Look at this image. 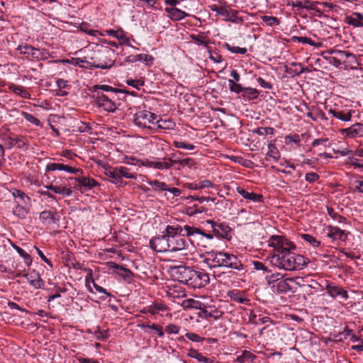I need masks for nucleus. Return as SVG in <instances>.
I'll return each mask as SVG.
<instances>
[{"mask_svg":"<svg viewBox=\"0 0 363 363\" xmlns=\"http://www.w3.org/2000/svg\"><path fill=\"white\" fill-rule=\"evenodd\" d=\"M184 200H190V201L188 202L189 205L186 206L184 208V212L186 215L193 216L198 213L206 212L208 211V207L206 205L203 204L204 202H208L209 201L214 202L216 198L189 196L184 198Z\"/></svg>","mask_w":363,"mask_h":363,"instance_id":"obj_5","label":"nucleus"},{"mask_svg":"<svg viewBox=\"0 0 363 363\" xmlns=\"http://www.w3.org/2000/svg\"><path fill=\"white\" fill-rule=\"evenodd\" d=\"M157 116L147 110H140L134 114L135 124L143 128H151V125H155Z\"/></svg>","mask_w":363,"mask_h":363,"instance_id":"obj_7","label":"nucleus"},{"mask_svg":"<svg viewBox=\"0 0 363 363\" xmlns=\"http://www.w3.org/2000/svg\"><path fill=\"white\" fill-rule=\"evenodd\" d=\"M167 310V306L162 303H156L148 306L147 312L152 315H155L159 311H164Z\"/></svg>","mask_w":363,"mask_h":363,"instance_id":"obj_44","label":"nucleus"},{"mask_svg":"<svg viewBox=\"0 0 363 363\" xmlns=\"http://www.w3.org/2000/svg\"><path fill=\"white\" fill-rule=\"evenodd\" d=\"M138 327H140V328L144 329V330L147 329V328L152 329L154 331L157 332V333L159 337H163L164 336L163 328L160 325L153 323V324L150 325H146L145 323H141V324L138 325Z\"/></svg>","mask_w":363,"mask_h":363,"instance_id":"obj_46","label":"nucleus"},{"mask_svg":"<svg viewBox=\"0 0 363 363\" xmlns=\"http://www.w3.org/2000/svg\"><path fill=\"white\" fill-rule=\"evenodd\" d=\"M209 281L210 278L207 272L203 270L196 271L192 269L186 285L192 289H201L206 286Z\"/></svg>","mask_w":363,"mask_h":363,"instance_id":"obj_8","label":"nucleus"},{"mask_svg":"<svg viewBox=\"0 0 363 363\" xmlns=\"http://www.w3.org/2000/svg\"><path fill=\"white\" fill-rule=\"evenodd\" d=\"M114 51L107 47H101L95 52V56L91 59L94 60L90 64V67L100 68L103 69H109L114 65L111 60Z\"/></svg>","mask_w":363,"mask_h":363,"instance_id":"obj_4","label":"nucleus"},{"mask_svg":"<svg viewBox=\"0 0 363 363\" xmlns=\"http://www.w3.org/2000/svg\"><path fill=\"white\" fill-rule=\"evenodd\" d=\"M147 184L153 188L154 191H166L167 189V184L165 182L159 180H150Z\"/></svg>","mask_w":363,"mask_h":363,"instance_id":"obj_47","label":"nucleus"},{"mask_svg":"<svg viewBox=\"0 0 363 363\" xmlns=\"http://www.w3.org/2000/svg\"><path fill=\"white\" fill-rule=\"evenodd\" d=\"M331 54H333V55H335L337 60H339V62L342 65L347 63V60L350 57H351L352 59L354 58V56L352 53H351L348 51H345V50H335L331 51Z\"/></svg>","mask_w":363,"mask_h":363,"instance_id":"obj_33","label":"nucleus"},{"mask_svg":"<svg viewBox=\"0 0 363 363\" xmlns=\"http://www.w3.org/2000/svg\"><path fill=\"white\" fill-rule=\"evenodd\" d=\"M328 236L335 240L345 241L347 234L345 230H341L338 227L328 226Z\"/></svg>","mask_w":363,"mask_h":363,"instance_id":"obj_19","label":"nucleus"},{"mask_svg":"<svg viewBox=\"0 0 363 363\" xmlns=\"http://www.w3.org/2000/svg\"><path fill=\"white\" fill-rule=\"evenodd\" d=\"M294 282V280L292 278L282 279L277 283L276 286H276L277 293H287L293 291L292 284Z\"/></svg>","mask_w":363,"mask_h":363,"instance_id":"obj_20","label":"nucleus"},{"mask_svg":"<svg viewBox=\"0 0 363 363\" xmlns=\"http://www.w3.org/2000/svg\"><path fill=\"white\" fill-rule=\"evenodd\" d=\"M30 209L26 204L18 203L13 208V214L20 219H26L28 215Z\"/></svg>","mask_w":363,"mask_h":363,"instance_id":"obj_30","label":"nucleus"},{"mask_svg":"<svg viewBox=\"0 0 363 363\" xmlns=\"http://www.w3.org/2000/svg\"><path fill=\"white\" fill-rule=\"evenodd\" d=\"M274 129L271 127H259L252 130V133L259 135H274Z\"/></svg>","mask_w":363,"mask_h":363,"instance_id":"obj_51","label":"nucleus"},{"mask_svg":"<svg viewBox=\"0 0 363 363\" xmlns=\"http://www.w3.org/2000/svg\"><path fill=\"white\" fill-rule=\"evenodd\" d=\"M223 313L221 311L210 306L208 308H201L199 313V316L206 319L211 318L214 320H218L223 315Z\"/></svg>","mask_w":363,"mask_h":363,"instance_id":"obj_17","label":"nucleus"},{"mask_svg":"<svg viewBox=\"0 0 363 363\" xmlns=\"http://www.w3.org/2000/svg\"><path fill=\"white\" fill-rule=\"evenodd\" d=\"M165 11L168 13L172 19L174 21L182 20L187 16L184 11L177 8H166Z\"/></svg>","mask_w":363,"mask_h":363,"instance_id":"obj_36","label":"nucleus"},{"mask_svg":"<svg viewBox=\"0 0 363 363\" xmlns=\"http://www.w3.org/2000/svg\"><path fill=\"white\" fill-rule=\"evenodd\" d=\"M113 268L121 270V272H119V274L121 277H123L125 280H126L128 281H130L132 280L133 274L132 273V272L130 269H128L121 265L116 264V263H113Z\"/></svg>","mask_w":363,"mask_h":363,"instance_id":"obj_43","label":"nucleus"},{"mask_svg":"<svg viewBox=\"0 0 363 363\" xmlns=\"http://www.w3.org/2000/svg\"><path fill=\"white\" fill-rule=\"evenodd\" d=\"M92 98L98 107L103 108L106 111L114 112L116 109V106L113 100L101 92L94 93Z\"/></svg>","mask_w":363,"mask_h":363,"instance_id":"obj_11","label":"nucleus"},{"mask_svg":"<svg viewBox=\"0 0 363 363\" xmlns=\"http://www.w3.org/2000/svg\"><path fill=\"white\" fill-rule=\"evenodd\" d=\"M157 125V128L160 129H172L174 124L170 121L165 120H155V125Z\"/></svg>","mask_w":363,"mask_h":363,"instance_id":"obj_57","label":"nucleus"},{"mask_svg":"<svg viewBox=\"0 0 363 363\" xmlns=\"http://www.w3.org/2000/svg\"><path fill=\"white\" fill-rule=\"evenodd\" d=\"M10 191L14 197L16 204H27V201L29 202L30 200V197L20 189L13 188Z\"/></svg>","mask_w":363,"mask_h":363,"instance_id":"obj_29","label":"nucleus"},{"mask_svg":"<svg viewBox=\"0 0 363 363\" xmlns=\"http://www.w3.org/2000/svg\"><path fill=\"white\" fill-rule=\"evenodd\" d=\"M17 50L21 54L27 55L31 57L33 60H46L49 58H52L53 56L46 49H38L27 44L20 45L18 46Z\"/></svg>","mask_w":363,"mask_h":363,"instance_id":"obj_6","label":"nucleus"},{"mask_svg":"<svg viewBox=\"0 0 363 363\" xmlns=\"http://www.w3.org/2000/svg\"><path fill=\"white\" fill-rule=\"evenodd\" d=\"M174 155H171L169 157V160L172 163V166L174 164H179L181 167L188 166L191 167L194 164V162L193 159L191 158H185V159H174Z\"/></svg>","mask_w":363,"mask_h":363,"instance_id":"obj_42","label":"nucleus"},{"mask_svg":"<svg viewBox=\"0 0 363 363\" xmlns=\"http://www.w3.org/2000/svg\"><path fill=\"white\" fill-rule=\"evenodd\" d=\"M118 174L121 179L122 177H125L127 179H136V175L135 174L130 173L129 169L125 167H118Z\"/></svg>","mask_w":363,"mask_h":363,"instance_id":"obj_53","label":"nucleus"},{"mask_svg":"<svg viewBox=\"0 0 363 363\" xmlns=\"http://www.w3.org/2000/svg\"><path fill=\"white\" fill-rule=\"evenodd\" d=\"M301 238L313 247H318L320 244V241L317 240L313 235L309 234H301Z\"/></svg>","mask_w":363,"mask_h":363,"instance_id":"obj_59","label":"nucleus"},{"mask_svg":"<svg viewBox=\"0 0 363 363\" xmlns=\"http://www.w3.org/2000/svg\"><path fill=\"white\" fill-rule=\"evenodd\" d=\"M228 51L233 53H238L244 55L247 52L246 48H240L238 46H231L230 44L225 43L223 45Z\"/></svg>","mask_w":363,"mask_h":363,"instance_id":"obj_58","label":"nucleus"},{"mask_svg":"<svg viewBox=\"0 0 363 363\" xmlns=\"http://www.w3.org/2000/svg\"><path fill=\"white\" fill-rule=\"evenodd\" d=\"M268 149L269 150L266 155V160H269V158H272L275 161H278L280 157V154L275 144L273 143H269Z\"/></svg>","mask_w":363,"mask_h":363,"instance_id":"obj_40","label":"nucleus"},{"mask_svg":"<svg viewBox=\"0 0 363 363\" xmlns=\"http://www.w3.org/2000/svg\"><path fill=\"white\" fill-rule=\"evenodd\" d=\"M47 189L51 190L55 194L66 195L69 196L72 194L70 188H67L65 185L54 186L52 184L47 185L45 186Z\"/></svg>","mask_w":363,"mask_h":363,"instance_id":"obj_32","label":"nucleus"},{"mask_svg":"<svg viewBox=\"0 0 363 363\" xmlns=\"http://www.w3.org/2000/svg\"><path fill=\"white\" fill-rule=\"evenodd\" d=\"M164 235L169 238L176 236H185L184 228L179 225H167Z\"/></svg>","mask_w":363,"mask_h":363,"instance_id":"obj_26","label":"nucleus"},{"mask_svg":"<svg viewBox=\"0 0 363 363\" xmlns=\"http://www.w3.org/2000/svg\"><path fill=\"white\" fill-rule=\"evenodd\" d=\"M255 358L256 356L250 351L244 350L241 354L238 355L236 362L239 363L252 362Z\"/></svg>","mask_w":363,"mask_h":363,"instance_id":"obj_39","label":"nucleus"},{"mask_svg":"<svg viewBox=\"0 0 363 363\" xmlns=\"http://www.w3.org/2000/svg\"><path fill=\"white\" fill-rule=\"evenodd\" d=\"M23 277L26 278L29 284L35 289H42L44 286V281L40 278V274L35 270H33L30 273H25Z\"/></svg>","mask_w":363,"mask_h":363,"instance_id":"obj_15","label":"nucleus"},{"mask_svg":"<svg viewBox=\"0 0 363 363\" xmlns=\"http://www.w3.org/2000/svg\"><path fill=\"white\" fill-rule=\"evenodd\" d=\"M47 171L63 170L72 174H77L82 172V169L74 168L70 166L60 163H49L46 166Z\"/></svg>","mask_w":363,"mask_h":363,"instance_id":"obj_21","label":"nucleus"},{"mask_svg":"<svg viewBox=\"0 0 363 363\" xmlns=\"http://www.w3.org/2000/svg\"><path fill=\"white\" fill-rule=\"evenodd\" d=\"M174 145L177 148H182L188 150H193L195 148V146L193 144L183 141H174Z\"/></svg>","mask_w":363,"mask_h":363,"instance_id":"obj_62","label":"nucleus"},{"mask_svg":"<svg viewBox=\"0 0 363 363\" xmlns=\"http://www.w3.org/2000/svg\"><path fill=\"white\" fill-rule=\"evenodd\" d=\"M269 246L273 247L267 256L271 264L279 269L288 271L301 269L309 262L308 258L296 253V245L283 235H272Z\"/></svg>","mask_w":363,"mask_h":363,"instance_id":"obj_1","label":"nucleus"},{"mask_svg":"<svg viewBox=\"0 0 363 363\" xmlns=\"http://www.w3.org/2000/svg\"><path fill=\"white\" fill-rule=\"evenodd\" d=\"M103 90L105 91H112L115 93L122 92V89L113 88L108 85H96L94 86V93L99 92L98 90Z\"/></svg>","mask_w":363,"mask_h":363,"instance_id":"obj_61","label":"nucleus"},{"mask_svg":"<svg viewBox=\"0 0 363 363\" xmlns=\"http://www.w3.org/2000/svg\"><path fill=\"white\" fill-rule=\"evenodd\" d=\"M207 261L211 262V267H225L236 270L244 269V265L237 256L222 251H211L207 252Z\"/></svg>","mask_w":363,"mask_h":363,"instance_id":"obj_2","label":"nucleus"},{"mask_svg":"<svg viewBox=\"0 0 363 363\" xmlns=\"http://www.w3.org/2000/svg\"><path fill=\"white\" fill-rule=\"evenodd\" d=\"M21 115L23 116V117L26 120L28 121V122H30V123L36 125V126H41L42 125V123L40 122V121L35 118V116H33L32 114L29 113H27V112H25V111H23L21 113Z\"/></svg>","mask_w":363,"mask_h":363,"instance_id":"obj_56","label":"nucleus"},{"mask_svg":"<svg viewBox=\"0 0 363 363\" xmlns=\"http://www.w3.org/2000/svg\"><path fill=\"white\" fill-rule=\"evenodd\" d=\"M150 246L157 252L169 251V243L168 242V238L164 234L155 237L150 240Z\"/></svg>","mask_w":363,"mask_h":363,"instance_id":"obj_12","label":"nucleus"},{"mask_svg":"<svg viewBox=\"0 0 363 363\" xmlns=\"http://www.w3.org/2000/svg\"><path fill=\"white\" fill-rule=\"evenodd\" d=\"M363 16L360 13H354L351 16H347L345 23L354 27L363 26Z\"/></svg>","mask_w":363,"mask_h":363,"instance_id":"obj_28","label":"nucleus"},{"mask_svg":"<svg viewBox=\"0 0 363 363\" xmlns=\"http://www.w3.org/2000/svg\"><path fill=\"white\" fill-rule=\"evenodd\" d=\"M283 277L280 273L272 274L270 276L266 277V280L267 283L270 285L274 284L275 282H278L279 280H281Z\"/></svg>","mask_w":363,"mask_h":363,"instance_id":"obj_64","label":"nucleus"},{"mask_svg":"<svg viewBox=\"0 0 363 363\" xmlns=\"http://www.w3.org/2000/svg\"><path fill=\"white\" fill-rule=\"evenodd\" d=\"M188 356L194 358L198 360V362L201 363H211L212 361L203 356L201 353L199 352L196 350L191 348L189 350Z\"/></svg>","mask_w":363,"mask_h":363,"instance_id":"obj_38","label":"nucleus"},{"mask_svg":"<svg viewBox=\"0 0 363 363\" xmlns=\"http://www.w3.org/2000/svg\"><path fill=\"white\" fill-rule=\"evenodd\" d=\"M218 14L223 17L224 20L235 22V18L237 17L238 11L231 9H228L224 6H217L212 9Z\"/></svg>","mask_w":363,"mask_h":363,"instance_id":"obj_16","label":"nucleus"},{"mask_svg":"<svg viewBox=\"0 0 363 363\" xmlns=\"http://www.w3.org/2000/svg\"><path fill=\"white\" fill-rule=\"evenodd\" d=\"M105 174L111 179V182L118 186H123L125 184L119 177L118 167H108L106 169Z\"/></svg>","mask_w":363,"mask_h":363,"instance_id":"obj_24","label":"nucleus"},{"mask_svg":"<svg viewBox=\"0 0 363 363\" xmlns=\"http://www.w3.org/2000/svg\"><path fill=\"white\" fill-rule=\"evenodd\" d=\"M206 222L211 225L213 235H215L218 238L230 240L232 230L228 224L225 223H216L212 220H208Z\"/></svg>","mask_w":363,"mask_h":363,"instance_id":"obj_10","label":"nucleus"},{"mask_svg":"<svg viewBox=\"0 0 363 363\" xmlns=\"http://www.w3.org/2000/svg\"><path fill=\"white\" fill-rule=\"evenodd\" d=\"M328 113L342 121L348 122L351 121L354 111L352 109L334 108H330L328 110Z\"/></svg>","mask_w":363,"mask_h":363,"instance_id":"obj_13","label":"nucleus"},{"mask_svg":"<svg viewBox=\"0 0 363 363\" xmlns=\"http://www.w3.org/2000/svg\"><path fill=\"white\" fill-rule=\"evenodd\" d=\"M9 88H10V89L13 92H14L17 95L21 96V97H23L24 99H29L30 98V95L28 93V91L26 89L22 87V86H16V85L12 84L11 86H10Z\"/></svg>","mask_w":363,"mask_h":363,"instance_id":"obj_45","label":"nucleus"},{"mask_svg":"<svg viewBox=\"0 0 363 363\" xmlns=\"http://www.w3.org/2000/svg\"><path fill=\"white\" fill-rule=\"evenodd\" d=\"M326 289L329 296L333 298H335L337 296H341L345 300H347L349 298L347 291L342 287L337 286H330L328 284L326 286Z\"/></svg>","mask_w":363,"mask_h":363,"instance_id":"obj_25","label":"nucleus"},{"mask_svg":"<svg viewBox=\"0 0 363 363\" xmlns=\"http://www.w3.org/2000/svg\"><path fill=\"white\" fill-rule=\"evenodd\" d=\"M94 335L97 340H105L109 337V332L108 330H101L99 326H97Z\"/></svg>","mask_w":363,"mask_h":363,"instance_id":"obj_52","label":"nucleus"},{"mask_svg":"<svg viewBox=\"0 0 363 363\" xmlns=\"http://www.w3.org/2000/svg\"><path fill=\"white\" fill-rule=\"evenodd\" d=\"M190 38L193 40L199 43V45H203L206 49L209 48V47H208L209 41L206 40V38L204 35L192 34L190 35Z\"/></svg>","mask_w":363,"mask_h":363,"instance_id":"obj_55","label":"nucleus"},{"mask_svg":"<svg viewBox=\"0 0 363 363\" xmlns=\"http://www.w3.org/2000/svg\"><path fill=\"white\" fill-rule=\"evenodd\" d=\"M71 64L74 65H79L81 67L87 68L90 67L91 62L82 58H72Z\"/></svg>","mask_w":363,"mask_h":363,"instance_id":"obj_63","label":"nucleus"},{"mask_svg":"<svg viewBox=\"0 0 363 363\" xmlns=\"http://www.w3.org/2000/svg\"><path fill=\"white\" fill-rule=\"evenodd\" d=\"M260 18L266 25L271 27L278 26L280 23V20L275 16H262Z\"/></svg>","mask_w":363,"mask_h":363,"instance_id":"obj_49","label":"nucleus"},{"mask_svg":"<svg viewBox=\"0 0 363 363\" xmlns=\"http://www.w3.org/2000/svg\"><path fill=\"white\" fill-rule=\"evenodd\" d=\"M228 84H229V89L231 91L240 94L242 93L244 90L245 87H242L241 84H238L237 82H234L233 79H228Z\"/></svg>","mask_w":363,"mask_h":363,"instance_id":"obj_60","label":"nucleus"},{"mask_svg":"<svg viewBox=\"0 0 363 363\" xmlns=\"http://www.w3.org/2000/svg\"><path fill=\"white\" fill-rule=\"evenodd\" d=\"M236 191L245 199L252 201L253 202H263V196L262 194H255L254 192H249L241 186H238L236 188Z\"/></svg>","mask_w":363,"mask_h":363,"instance_id":"obj_22","label":"nucleus"},{"mask_svg":"<svg viewBox=\"0 0 363 363\" xmlns=\"http://www.w3.org/2000/svg\"><path fill=\"white\" fill-rule=\"evenodd\" d=\"M293 40L294 41H297L298 43L308 44L310 45L317 47V48L320 47L321 45V43H315V41L312 40L310 38H307V37L294 36V37H293Z\"/></svg>","mask_w":363,"mask_h":363,"instance_id":"obj_50","label":"nucleus"},{"mask_svg":"<svg viewBox=\"0 0 363 363\" xmlns=\"http://www.w3.org/2000/svg\"><path fill=\"white\" fill-rule=\"evenodd\" d=\"M340 133L350 138L363 136V124L356 123L347 128L340 129Z\"/></svg>","mask_w":363,"mask_h":363,"instance_id":"obj_14","label":"nucleus"},{"mask_svg":"<svg viewBox=\"0 0 363 363\" xmlns=\"http://www.w3.org/2000/svg\"><path fill=\"white\" fill-rule=\"evenodd\" d=\"M154 57L147 54H139L136 55H130L125 57L126 62H135L138 61H143L147 65L152 63Z\"/></svg>","mask_w":363,"mask_h":363,"instance_id":"obj_27","label":"nucleus"},{"mask_svg":"<svg viewBox=\"0 0 363 363\" xmlns=\"http://www.w3.org/2000/svg\"><path fill=\"white\" fill-rule=\"evenodd\" d=\"M107 33L109 35L116 38L117 39L121 40V45L124 44L128 46H130L129 39L125 36L124 31L123 30H121V29L117 30H107Z\"/></svg>","mask_w":363,"mask_h":363,"instance_id":"obj_34","label":"nucleus"},{"mask_svg":"<svg viewBox=\"0 0 363 363\" xmlns=\"http://www.w3.org/2000/svg\"><path fill=\"white\" fill-rule=\"evenodd\" d=\"M57 216V212L43 211L40 213L39 219L43 224L50 225L51 223H55L58 220Z\"/></svg>","mask_w":363,"mask_h":363,"instance_id":"obj_23","label":"nucleus"},{"mask_svg":"<svg viewBox=\"0 0 363 363\" xmlns=\"http://www.w3.org/2000/svg\"><path fill=\"white\" fill-rule=\"evenodd\" d=\"M15 145L18 149H25L27 150L28 148V141L24 136H18L15 138Z\"/></svg>","mask_w":363,"mask_h":363,"instance_id":"obj_54","label":"nucleus"},{"mask_svg":"<svg viewBox=\"0 0 363 363\" xmlns=\"http://www.w3.org/2000/svg\"><path fill=\"white\" fill-rule=\"evenodd\" d=\"M184 230L186 232V236L189 238L192 243L203 248H206L210 241L213 239L211 233H207L200 228L186 225L184 226Z\"/></svg>","mask_w":363,"mask_h":363,"instance_id":"obj_3","label":"nucleus"},{"mask_svg":"<svg viewBox=\"0 0 363 363\" xmlns=\"http://www.w3.org/2000/svg\"><path fill=\"white\" fill-rule=\"evenodd\" d=\"M172 167V163L169 160V158L164 157L162 160L157 158L155 159L154 169L163 170L169 169Z\"/></svg>","mask_w":363,"mask_h":363,"instance_id":"obj_37","label":"nucleus"},{"mask_svg":"<svg viewBox=\"0 0 363 363\" xmlns=\"http://www.w3.org/2000/svg\"><path fill=\"white\" fill-rule=\"evenodd\" d=\"M75 180L78 182V184L80 186H83L86 189H91L98 185L96 180L90 177H78L75 178Z\"/></svg>","mask_w":363,"mask_h":363,"instance_id":"obj_35","label":"nucleus"},{"mask_svg":"<svg viewBox=\"0 0 363 363\" xmlns=\"http://www.w3.org/2000/svg\"><path fill=\"white\" fill-rule=\"evenodd\" d=\"M12 246L18 252V253L25 259V262L26 265L30 266L32 263V259L30 255L18 245L13 244Z\"/></svg>","mask_w":363,"mask_h":363,"instance_id":"obj_48","label":"nucleus"},{"mask_svg":"<svg viewBox=\"0 0 363 363\" xmlns=\"http://www.w3.org/2000/svg\"><path fill=\"white\" fill-rule=\"evenodd\" d=\"M169 243V251L175 252L184 250L186 247V240L182 236H176L168 238Z\"/></svg>","mask_w":363,"mask_h":363,"instance_id":"obj_18","label":"nucleus"},{"mask_svg":"<svg viewBox=\"0 0 363 363\" xmlns=\"http://www.w3.org/2000/svg\"><path fill=\"white\" fill-rule=\"evenodd\" d=\"M228 296L233 301L238 302L239 303H245L247 304L250 301L247 297H245L243 294L242 291H230L228 292Z\"/></svg>","mask_w":363,"mask_h":363,"instance_id":"obj_31","label":"nucleus"},{"mask_svg":"<svg viewBox=\"0 0 363 363\" xmlns=\"http://www.w3.org/2000/svg\"><path fill=\"white\" fill-rule=\"evenodd\" d=\"M259 91L252 87H245L242 94V96L248 100H253L258 98Z\"/></svg>","mask_w":363,"mask_h":363,"instance_id":"obj_41","label":"nucleus"},{"mask_svg":"<svg viewBox=\"0 0 363 363\" xmlns=\"http://www.w3.org/2000/svg\"><path fill=\"white\" fill-rule=\"evenodd\" d=\"M193 269L184 265H172L169 270L174 279L179 282L187 284Z\"/></svg>","mask_w":363,"mask_h":363,"instance_id":"obj_9","label":"nucleus"}]
</instances>
